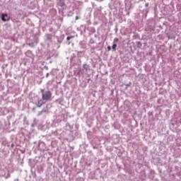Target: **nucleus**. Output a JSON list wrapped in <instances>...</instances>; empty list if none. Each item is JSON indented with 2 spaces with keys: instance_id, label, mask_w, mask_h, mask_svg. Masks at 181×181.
<instances>
[{
  "instance_id": "f257e3e1",
  "label": "nucleus",
  "mask_w": 181,
  "mask_h": 181,
  "mask_svg": "<svg viewBox=\"0 0 181 181\" xmlns=\"http://www.w3.org/2000/svg\"><path fill=\"white\" fill-rule=\"evenodd\" d=\"M42 100L45 103L46 101L52 100V92L50 90H47L42 94Z\"/></svg>"
},
{
  "instance_id": "f03ea898",
  "label": "nucleus",
  "mask_w": 181,
  "mask_h": 181,
  "mask_svg": "<svg viewBox=\"0 0 181 181\" xmlns=\"http://www.w3.org/2000/svg\"><path fill=\"white\" fill-rule=\"evenodd\" d=\"M45 104H46V102L45 100H43L42 99H38L37 102H35V103L36 107H33L32 110L33 112H35L37 108L42 107V105H43Z\"/></svg>"
},
{
  "instance_id": "7ed1b4c3",
  "label": "nucleus",
  "mask_w": 181,
  "mask_h": 181,
  "mask_svg": "<svg viewBox=\"0 0 181 181\" xmlns=\"http://www.w3.org/2000/svg\"><path fill=\"white\" fill-rule=\"evenodd\" d=\"M54 37L55 38V40H57V49H59L60 47V45H62V43H63V40H64V35H60V36H57V35H54Z\"/></svg>"
},
{
  "instance_id": "20e7f679",
  "label": "nucleus",
  "mask_w": 181,
  "mask_h": 181,
  "mask_svg": "<svg viewBox=\"0 0 181 181\" xmlns=\"http://www.w3.org/2000/svg\"><path fill=\"white\" fill-rule=\"evenodd\" d=\"M37 149L40 152H45V151L47 150V148H46V144H45L43 141H39Z\"/></svg>"
},
{
  "instance_id": "39448f33",
  "label": "nucleus",
  "mask_w": 181,
  "mask_h": 181,
  "mask_svg": "<svg viewBox=\"0 0 181 181\" xmlns=\"http://www.w3.org/2000/svg\"><path fill=\"white\" fill-rule=\"evenodd\" d=\"M88 70H90V65L84 64L83 65V69L79 70V73H81V74H84V73L88 71Z\"/></svg>"
},
{
  "instance_id": "423d86ee",
  "label": "nucleus",
  "mask_w": 181,
  "mask_h": 181,
  "mask_svg": "<svg viewBox=\"0 0 181 181\" xmlns=\"http://www.w3.org/2000/svg\"><path fill=\"white\" fill-rule=\"evenodd\" d=\"M1 19L3 22H8V21H11V17L8 16V13H1Z\"/></svg>"
},
{
  "instance_id": "0eeeda50",
  "label": "nucleus",
  "mask_w": 181,
  "mask_h": 181,
  "mask_svg": "<svg viewBox=\"0 0 181 181\" xmlns=\"http://www.w3.org/2000/svg\"><path fill=\"white\" fill-rule=\"evenodd\" d=\"M47 106L43 107L42 110L38 111L37 117H40V115H43V114H46L47 112Z\"/></svg>"
},
{
  "instance_id": "6e6552de",
  "label": "nucleus",
  "mask_w": 181,
  "mask_h": 181,
  "mask_svg": "<svg viewBox=\"0 0 181 181\" xmlns=\"http://www.w3.org/2000/svg\"><path fill=\"white\" fill-rule=\"evenodd\" d=\"M52 39H53V35L52 34H47L46 35V40L48 42H52Z\"/></svg>"
},
{
  "instance_id": "1a4fd4ad",
  "label": "nucleus",
  "mask_w": 181,
  "mask_h": 181,
  "mask_svg": "<svg viewBox=\"0 0 181 181\" xmlns=\"http://www.w3.org/2000/svg\"><path fill=\"white\" fill-rule=\"evenodd\" d=\"M1 141H2V145H4V146H6L7 144H8V140H6V138L3 137L1 138Z\"/></svg>"
},
{
  "instance_id": "9d476101",
  "label": "nucleus",
  "mask_w": 181,
  "mask_h": 181,
  "mask_svg": "<svg viewBox=\"0 0 181 181\" xmlns=\"http://www.w3.org/2000/svg\"><path fill=\"white\" fill-rule=\"evenodd\" d=\"M25 56H27V57H32V56H33V54L32 53V51L28 50L25 52Z\"/></svg>"
},
{
  "instance_id": "9b49d317",
  "label": "nucleus",
  "mask_w": 181,
  "mask_h": 181,
  "mask_svg": "<svg viewBox=\"0 0 181 181\" xmlns=\"http://www.w3.org/2000/svg\"><path fill=\"white\" fill-rule=\"evenodd\" d=\"M136 47H138V49H141V47H142L141 42L137 41V42H136Z\"/></svg>"
},
{
  "instance_id": "f8f14e48",
  "label": "nucleus",
  "mask_w": 181,
  "mask_h": 181,
  "mask_svg": "<svg viewBox=\"0 0 181 181\" xmlns=\"http://www.w3.org/2000/svg\"><path fill=\"white\" fill-rule=\"evenodd\" d=\"M71 39H74V35H70L66 37L67 42H70V40H71Z\"/></svg>"
},
{
  "instance_id": "ddd939ff",
  "label": "nucleus",
  "mask_w": 181,
  "mask_h": 181,
  "mask_svg": "<svg viewBox=\"0 0 181 181\" xmlns=\"http://www.w3.org/2000/svg\"><path fill=\"white\" fill-rule=\"evenodd\" d=\"M112 50H114V52H115V50H117V44H114L112 46Z\"/></svg>"
},
{
  "instance_id": "4468645a",
  "label": "nucleus",
  "mask_w": 181,
  "mask_h": 181,
  "mask_svg": "<svg viewBox=\"0 0 181 181\" xmlns=\"http://www.w3.org/2000/svg\"><path fill=\"white\" fill-rule=\"evenodd\" d=\"M30 47H35V42H30L28 44Z\"/></svg>"
},
{
  "instance_id": "2eb2a0df",
  "label": "nucleus",
  "mask_w": 181,
  "mask_h": 181,
  "mask_svg": "<svg viewBox=\"0 0 181 181\" xmlns=\"http://www.w3.org/2000/svg\"><path fill=\"white\" fill-rule=\"evenodd\" d=\"M117 42H119V40L117 37H115V38L114 39V40H113V43H114V44H117Z\"/></svg>"
},
{
  "instance_id": "dca6fc26",
  "label": "nucleus",
  "mask_w": 181,
  "mask_h": 181,
  "mask_svg": "<svg viewBox=\"0 0 181 181\" xmlns=\"http://www.w3.org/2000/svg\"><path fill=\"white\" fill-rule=\"evenodd\" d=\"M34 42L35 43H37V37H36V35L34 36Z\"/></svg>"
},
{
  "instance_id": "f3484780",
  "label": "nucleus",
  "mask_w": 181,
  "mask_h": 181,
  "mask_svg": "<svg viewBox=\"0 0 181 181\" xmlns=\"http://www.w3.org/2000/svg\"><path fill=\"white\" fill-rule=\"evenodd\" d=\"M125 86H126V88H128V87L131 86V82H129V83H127Z\"/></svg>"
},
{
  "instance_id": "a211bd4d",
  "label": "nucleus",
  "mask_w": 181,
  "mask_h": 181,
  "mask_svg": "<svg viewBox=\"0 0 181 181\" xmlns=\"http://www.w3.org/2000/svg\"><path fill=\"white\" fill-rule=\"evenodd\" d=\"M145 6H146V8H148L149 6V3H146Z\"/></svg>"
},
{
  "instance_id": "6ab92c4d",
  "label": "nucleus",
  "mask_w": 181,
  "mask_h": 181,
  "mask_svg": "<svg viewBox=\"0 0 181 181\" xmlns=\"http://www.w3.org/2000/svg\"><path fill=\"white\" fill-rule=\"evenodd\" d=\"M111 50V47L110 46H107V51L110 52Z\"/></svg>"
},
{
  "instance_id": "aec40b11",
  "label": "nucleus",
  "mask_w": 181,
  "mask_h": 181,
  "mask_svg": "<svg viewBox=\"0 0 181 181\" xmlns=\"http://www.w3.org/2000/svg\"><path fill=\"white\" fill-rule=\"evenodd\" d=\"M11 148H15V144H11Z\"/></svg>"
},
{
  "instance_id": "412c9836",
  "label": "nucleus",
  "mask_w": 181,
  "mask_h": 181,
  "mask_svg": "<svg viewBox=\"0 0 181 181\" xmlns=\"http://www.w3.org/2000/svg\"><path fill=\"white\" fill-rule=\"evenodd\" d=\"M41 93H42V94H43V93H45V89H41Z\"/></svg>"
},
{
  "instance_id": "4be33fe9",
  "label": "nucleus",
  "mask_w": 181,
  "mask_h": 181,
  "mask_svg": "<svg viewBox=\"0 0 181 181\" xmlns=\"http://www.w3.org/2000/svg\"><path fill=\"white\" fill-rule=\"evenodd\" d=\"M46 77H47V78L49 77V73H47V74H46Z\"/></svg>"
},
{
  "instance_id": "5701e85b",
  "label": "nucleus",
  "mask_w": 181,
  "mask_h": 181,
  "mask_svg": "<svg viewBox=\"0 0 181 181\" xmlns=\"http://www.w3.org/2000/svg\"><path fill=\"white\" fill-rule=\"evenodd\" d=\"M77 19H78V16H76V20H77Z\"/></svg>"
},
{
  "instance_id": "b1692460",
  "label": "nucleus",
  "mask_w": 181,
  "mask_h": 181,
  "mask_svg": "<svg viewBox=\"0 0 181 181\" xmlns=\"http://www.w3.org/2000/svg\"><path fill=\"white\" fill-rule=\"evenodd\" d=\"M46 70H49V68L47 66H45Z\"/></svg>"
},
{
  "instance_id": "393cba45",
  "label": "nucleus",
  "mask_w": 181,
  "mask_h": 181,
  "mask_svg": "<svg viewBox=\"0 0 181 181\" xmlns=\"http://www.w3.org/2000/svg\"><path fill=\"white\" fill-rule=\"evenodd\" d=\"M2 69H5V66H2Z\"/></svg>"
},
{
  "instance_id": "a878e982",
  "label": "nucleus",
  "mask_w": 181,
  "mask_h": 181,
  "mask_svg": "<svg viewBox=\"0 0 181 181\" xmlns=\"http://www.w3.org/2000/svg\"><path fill=\"white\" fill-rule=\"evenodd\" d=\"M68 45H70V42H68Z\"/></svg>"
},
{
  "instance_id": "bb28decb",
  "label": "nucleus",
  "mask_w": 181,
  "mask_h": 181,
  "mask_svg": "<svg viewBox=\"0 0 181 181\" xmlns=\"http://www.w3.org/2000/svg\"><path fill=\"white\" fill-rule=\"evenodd\" d=\"M34 125L33 124H32V127H33Z\"/></svg>"
}]
</instances>
